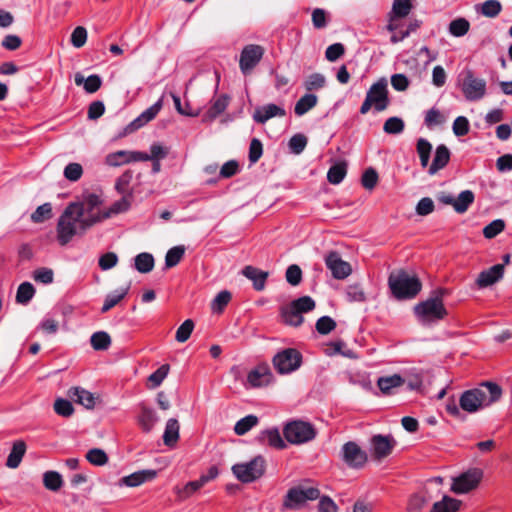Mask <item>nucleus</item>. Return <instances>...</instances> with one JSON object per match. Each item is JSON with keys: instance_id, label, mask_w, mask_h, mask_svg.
<instances>
[{"instance_id": "obj_1", "label": "nucleus", "mask_w": 512, "mask_h": 512, "mask_svg": "<svg viewBox=\"0 0 512 512\" xmlns=\"http://www.w3.org/2000/svg\"><path fill=\"white\" fill-rule=\"evenodd\" d=\"M502 395L501 387L493 382H483L478 387L466 390L459 399L462 410L476 413L497 402Z\"/></svg>"}, {"instance_id": "obj_2", "label": "nucleus", "mask_w": 512, "mask_h": 512, "mask_svg": "<svg viewBox=\"0 0 512 512\" xmlns=\"http://www.w3.org/2000/svg\"><path fill=\"white\" fill-rule=\"evenodd\" d=\"M389 288L398 300L415 298L422 289V283L416 275L400 270L391 273L388 278Z\"/></svg>"}, {"instance_id": "obj_3", "label": "nucleus", "mask_w": 512, "mask_h": 512, "mask_svg": "<svg viewBox=\"0 0 512 512\" xmlns=\"http://www.w3.org/2000/svg\"><path fill=\"white\" fill-rule=\"evenodd\" d=\"M69 206L79 214L83 228H90L109 218V214L101 208V197L96 194H89L81 203H71Z\"/></svg>"}, {"instance_id": "obj_4", "label": "nucleus", "mask_w": 512, "mask_h": 512, "mask_svg": "<svg viewBox=\"0 0 512 512\" xmlns=\"http://www.w3.org/2000/svg\"><path fill=\"white\" fill-rule=\"evenodd\" d=\"M73 209L68 205L58 219L57 240L61 246L67 245L75 235L83 234L88 229L82 227V220Z\"/></svg>"}, {"instance_id": "obj_5", "label": "nucleus", "mask_w": 512, "mask_h": 512, "mask_svg": "<svg viewBox=\"0 0 512 512\" xmlns=\"http://www.w3.org/2000/svg\"><path fill=\"white\" fill-rule=\"evenodd\" d=\"M456 85L467 101H479L486 95V80L477 77L470 69H464L458 74Z\"/></svg>"}, {"instance_id": "obj_6", "label": "nucleus", "mask_w": 512, "mask_h": 512, "mask_svg": "<svg viewBox=\"0 0 512 512\" xmlns=\"http://www.w3.org/2000/svg\"><path fill=\"white\" fill-rule=\"evenodd\" d=\"M442 291L415 305L414 313L422 324H430L442 320L447 315V310L442 301Z\"/></svg>"}, {"instance_id": "obj_7", "label": "nucleus", "mask_w": 512, "mask_h": 512, "mask_svg": "<svg viewBox=\"0 0 512 512\" xmlns=\"http://www.w3.org/2000/svg\"><path fill=\"white\" fill-rule=\"evenodd\" d=\"M388 83L386 78H380L377 82L371 85L366 93L364 102L360 107V113L366 114L374 107L375 111H384L389 105L388 98Z\"/></svg>"}, {"instance_id": "obj_8", "label": "nucleus", "mask_w": 512, "mask_h": 512, "mask_svg": "<svg viewBox=\"0 0 512 512\" xmlns=\"http://www.w3.org/2000/svg\"><path fill=\"white\" fill-rule=\"evenodd\" d=\"M266 461L263 456L258 455L249 462L237 463L232 466L234 476L242 483H251L265 473Z\"/></svg>"}, {"instance_id": "obj_9", "label": "nucleus", "mask_w": 512, "mask_h": 512, "mask_svg": "<svg viewBox=\"0 0 512 512\" xmlns=\"http://www.w3.org/2000/svg\"><path fill=\"white\" fill-rule=\"evenodd\" d=\"M283 434L289 443L303 444L313 440L316 436V431L310 423L296 420L285 425Z\"/></svg>"}, {"instance_id": "obj_10", "label": "nucleus", "mask_w": 512, "mask_h": 512, "mask_svg": "<svg viewBox=\"0 0 512 512\" xmlns=\"http://www.w3.org/2000/svg\"><path fill=\"white\" fill-rule=\"evenodd\" d=\"M320 496V491L315 487L298 486L288 490L284 501L283 508L289 510H297L301 508L307 501L316 500Z\"/></svg>"}, {"instance_id": "obj_11", "label": "nucleus", "mask_w": 512, "mask_h": 512, "mask_svg": "<svg viewBox=\"0 0 512 512\" xmlns=\"http://www.w3.org/2000/svg\"><path fill=\"white\" fill-rule=\"evenodd\" d=\"M272 362L279 374H289L299 369L302 364V355L294 348H286L279 351Z\"/></svg>"}, {"instance_id": "obj_12", "label": "nucleus", "mask_w": 512, "mask_h": 512, "mask_svg": "<svg viewBox=\"0 0 512 512\" xmlns=\"http://www.w3.org/2000/svg\"><path fill=\"white\" fill-rule=\"evenodd\" d=\"M483 477V471L479 468H472L453 478L451 490L456 494H464L475 489Z\"/></svg>"}, {"instance_id": "obj_13", "label": "nucleus", "mask_w": 512, "mask_h": 512, "mask_svg": "<svg viewBox=\"0 0 512 512\" xmlns=\"http://www.w3.org/2000/svg\"><path fill=\"white\" fill-rule=\"evenodd\" d=\"M341 457L344 463L352 469H361L366 464L367 453L352 441L345 443L341 448Z\"/></svg>"}, {"instance_id": "obj_14", "label": "nucleus", "mask_w": 512, "mask_h": 512, "mask_svg": "<svg viewBox=\"0 0 512 512\" xmlns=\"http://www.w3.org/2000/svg\"><path fill=\"white\" fill-rule=\"evenodd\" d=\"M264 55V49L260 45L250 44L243 48L239 67L244 75H248L258 65Z\"/></svg>"}, {"instance_id": "obj_15", "label": "nucleus", "mask_w": 512, "mask_h": 512, "mask_svg": "<svg viewBox=\"0 0 512 512\" xmlns=\"http://www.w3.org/2000/svg\"><path fill=\"white\" fill-rule=\"evenodd\" d=\"M396 444L392 435H374L370 440L371 454L375 459L382 460L392 453Z\"/></svg>"}, {"instance_id": "obj_16", "label": "nucleus", "mask_w": 512, "mask_h": 512, "mask_svg": "<svg viewBox=\"0 0 512 512\" xmlns=\"http://www.w3.org/2000/svg\"><path fill=\"white\" fill-rule=\"evenodd\" d=\"M219 474V470L216 466H211L206 474L200 476L195 481L188 482L182 489L177 490V494L181 499L190 497L194 492L201 489L208 482L214 480Z\"/></svg>"}, {"instance_id": "obj_17", "label": "nucleus", "mask_w": 512, "mask_h": 512, "mask_svg": "<svg viewBox=\"0 0 512 512\" xmlns=\"http://www.w3.org/2000/svg\"><path fill=\"white\" fill-rule=\"evenodd\" d=\"M325 264L331 271L333 277L336 279H345L352 272L351 265L348 262L342 260L340 255L334 251L330 252L325 257Z\"/></svg>"}, {"instance_id": "obj_18", "label": "nucleus", "mask_w": 512, "mask_h": 512, "mask_svg": "<svg viewBox=\"0 0 512 512\" xmlns=\"http://www.w3.org/2000/svg\"><path fill=\"white\" fill-rule=\"evenodd\" d=\"M273 375L266 365H259L252 369L247 375V384L250 387H263L272 382Z\"/></svg>"}, {"instance_id": "obj_19", "label": "nucleus", "mask_w": 512, "mask_h": 512, "mask_svg": "<svg viewBox=\"0 0 512 512\" xmlns=\"http://www.w3.org/2000/svg\"><path fill=\"white\" fill-rule=\"evenodd\" d=\"M285 115L286 111L283 107L270 103L257 107L253 113V120L264 124L273 117H284Z\"/></svg>"}, {"instance_id": "obj_20", "label": "nucleus", "mask_w": 512, "mask_h": 512, "mask_svg": "<svg viewBox=\"0 0 512 512\" xmlns=\"http://www.w3.org/2000/svg\"><path fill=\"white\" fill-rule=\"evenodd\" d=\"M504 275V265L496 264L487 270L482 271L476 280L479 288H486L502 279Z\"/></svg>"}, {"instance_id": "obj_21", "label": "nucleus", "mask_w": 512, "mask_h": 512, "mask_svg": "<svg viewBox=\"0 0 512 512\" xmlns=\"http://www.w3.org/2000/svg\"><path fill=\"white\" fill-rule=\"evenodd\" d=\"M163 106L162 98L159 99L155 104L144 110L137 118H135L129 125L130 131H135L145 126L147 123L152 121L160 112Z\"/></svg>"}, {"instance_id": "obj_22", "label": "nucleus", "mask_w": 512, "mask_h": 512, "mask_svg": "<svg viewBox=\"0 0 512 512\" xmlns=\"http://www.w3.org/2000/svg\"><path fill=\"white\" fill-rule=\"evenodd\" d=\"M157 471L153 469H145L136 471L128 476L121 478L120 484L128 487H137L145 482L155 479Z\"/></svg>"}, {"instance_id": "obj_23", "label": "nucleus", "mask_w": 512, "mask_h": 512, "mask_svg": "<svg viewBox=\"0 0 512 512\" xmlns=\"http://www.w3.org/2000/svg\"><path fill=\"white\" fill-rule=\"evenodd\" d=\"M256 440L260 444L269 445L275 449H284L286 447V444L277 428H270L261 431L256 437Z\"/></svg>"}, {"instance_id": "obj_24", "label": "nucleus", "mask_w": 512, "mask_h": 512, "mask_svg": "<svg viewBox=\"0 0 512 512\" xmlns=\"http://www.w3.org/2000/svg\"><path fill=\"white\" fill-rule=\"evenodd\" d=\"M242 274L253 282V287L257 291H262L265 288L269 273L260 270L254 266H245L242 270Z\"/></svg>"}, {"instance_id": "obj_25", "label": "nucleus", "mask_w": 512, "mask_h": 512, "mask_svg": "<svg viewBox=\"0 0 512 512\" xmlns=\"http://www.w3.org/2000/svg\"><path fill=\"white\" fill-rule=\"evenodd\" d=\"M449 160V149L444 144L437 146L432 164L428 168V173L430 175L436 174L439 170L443 169L448 164Z\"/></svg>"}, {"instance_id": "obj_26", "label": "nucleus", "mask_w": 512, "mask_h": 512, "mask_svg": "<svg viewBox=\"0 0 512 512\" xmlns=\"http://www.w3.org/2000/svg\"><path fill=\"white\" fill-rule=\"evenodd\" d=\"M158 417L152 408L144 404L140 405V413L138 415V424L144 432H150L157 423Z\"/></svg>"}, {"instance_id": "obj_27", "label": "nucleus", "mask_w": 512, "mask_h": 512, "mask_svg": "<svg viewBox=\"0 0 512 512\" xmlns=\"http://www.w3.org/2000/svg\"><path fill=\"white\" fill-rule=\"evenodd\" d=\"M74 81L77 86H83L84 90L89 94L98 91L102 85V79L97 74L85 78L81 73H76Z\"/></svg>"}, {"instance_id": "obj_28", "label": "nucleus", "mask_w": 512, "mask_h": 512, "mask_svg": "<svg viewBox=\"0 0 512 512\" xmlns=\"http://www.w3.org/2000/svg\"><path fill=\"white\" fill-rule=\"evenodd\" d=\"M230 97L226 94H222L212 100L211 106L204 114V120H214L220 114H222L228 107Z\"/></svg>"}, {"instance_id": "obj_29", "label": "nucleus", "mask_w": 512, "mask_h": 512, "mask_svg": "<svg viewBox=\"0 0 512 512\" xmlns=\"http://www.w3.org/2000/svg\"><path fill=\"white\" fill-rule=\"evenodd\" d=\"M405 382V378H403L401 375L393 374L390 376L380 377L377 380V386L383 394L389 395L392 393L394 388L402 386Z\"/></svg>"}, {"instance_id": "obj_30", "label": "nucleus", "mask_w": 512, "mask_h": 512, "mask_svg": "<svg viewBox=\"0 0 512 512\" xmlns=\"http://www.w3.org/2000/svg\"><path fill=\"white\" fill-rule=\"evenodd\" d=\"M26 452V444L22 440H17L13 443L12 449L7 457L6 466L11 469L17 468Z\"/></svg>"}, {"instance_id": "obj_31", "label": "nucleus", "mask_w": 512, "mask_h": 512, "mask_svg": "<svg viewBox=\"0 0 512 512\" xmlns=\"http://www.w3.org/2000/svg\"><path fill=\"white\" fill-rule=\"evenodd\" d=\"M69 395L74 398V400L83 405L87 409H93L95 406V397L94 395L82 388L75 387L70 389Z\"/></svg>"}, {"instance_id": "obj_32", "label": "nucleus", "mask_w": 512, "mask_h": 512, "mask_svg": "<svg viewBox=\"0 0 512 512\" xmlns=\"http://www.w3.org/2000/svg\"><path fill=\"white\" fill-rule=\"evenodd\" d=\"M317 102L318 97L315 94L307 93L296 102L294 112L297 116H303L313 109L317 105Z\"/></svg>"}, {"instance_id": "obj_33", "label": "nucleus", "mask_w": 512, "mask_h": 512, "mask_svg": "<svg viewBox=\"0 0 512 512\" xmlns=\"http://www.w3.org/2000/svg\"><path fill=\"white\" fill-rule=\"evenodd\" d=\"M475 200V195L471 190H464L457 197L453 209L459 214L465 213Z\"/></svg>"}, {"instance_id": "obj_34", "label": "nucleus", "mask_w": 512, "mask_h": 512, "mask_svg": "<svg viewBox=\"0 0 512 512\" xmlns=\"http://www.w3.org/2000/svg\"><path fill=\"white\" fill-rule=\"evenodd\" d=\"M179 439V423L177 419L171 418L167 421L163 434L164 444L173 446Z\"/></svg>"}, {"instance_id": "obj_35", "label": "nucleus", "mask_w": 512, "mask_h": 512, "mask_svg": "<svg viewBox=\"0 0 512 512\" xmlns=\"http://www.w3.org/2000/svg\"><path fill=\"white\" fill-rule=\"evenodd\" d=\"M129 287H124L109 293L104 300L103 306L101 308L102 313H106L115 307L125 296L128 294Z\"/></svg>"}, {"instance_id": "obj_36", "label": "nucleus", "mask_w": 512, "mask_h": 512, "mask_svg": "<svg viewBox=\"0 0 512 512\" xmlns=\"http://www.w3.org/2000/svg\"><path fill=\"white\" fill-rule=\"evenodd\" d=\"M259 423V419L255 415H247L238 420L234 426V432L238 436H243L249 432L252 428L256 427Z\"/></svg>"}, {"instance_id": "obj_37", "label": "nucleus", "mask_w": 512, "mask_h": 512, "mask_svg": "<svg viewBox=\"0 0 512 512\" xmlns=\"http://www.w3.org/2000/svg\"><path fill=\"white\" fill-rule=\"evenodd\" d=\"M90 343L94 350L105 351L111 345V337L104 331L95 332L90 338Z\"/></svg>"}, {"instance_id": "obj_38", "label": "nucleus", "mask_w": 512, "mask_h": 512, "mask_svg": "<svg viewBox=\"0 0 512 512\" xmlns=\"http://www.w3.org/2000/svg\"><path fill=\"white\" fill-rule=\"evenodd\" d=\"M459 506V500L444 496L442 501L434 503L430 512H456Z\"/></svg>"}, {"instance_id": "obj_39", "label": "nucleus", "mask_w": 512, "mask_h": 512, "mask_svg": "<svg viewBox=\"0 0 512 512\" xmlns=\"http://www.w3.org/2000/svg\"><path fill=\"white\" fill-rule=\"evenodd\" d=\"M470 23L467 19L459 17L450 22L448 31L454 37H462L468 33Z\"/></svg>"}, {"instance_id": "obj_40", "label": "nucleus", "mask_w": 512, "mask_h": 512, "mask_svg": "<svg viewBox=\"0 0 512 512\" xmlns=\"http://www.w3.org/2000/svg\"><path fill=\"white\" fill-rule=\"evenodd\" d=\"M347 172V166L344 162L332 165L327 173V179L331 184H339L344 179Z\"/></svg>"}, {"instance_id": "obj_41", "label": "nucleus", "mask_w": 512, "mask_h": 512, "mask_svg": "<svg viewBox=\"0 0 512 512\" xmlns=\"http://www.w3.org/2000/svg\"><path fill=\"white\" fill-rule=\"evenodd\" d=\"M43 484L50 491H58L63 486L62 476L56 471H47L43 474Z\"/></svg>"}, {"instance_id": "obj_42", "label": "nucleus", "mask_w": 512, "mask_h": 512, "mask_svg": "<svg viewBox=\"0 0 512 512\" xmlns=\"http://www.w3.org/2000/svg\"><path fill=\"white\" fill-rule=\"evenodd\" d=\"M416 150L420 158L421 166L426 168L429 164L430 154L432 151L431 143L424 138H419L417 141Z\"/></svg>"}, {"instance_id": "obj_43", "label": "nucleus", "mask_w": 512, "mask_h": 512, "mask_svg": "<svg viewBox=\"0 0 512 512\" xmlns=\"http://www.w3.org/2000/svg\"><path fill=\"white\" fill-rule=\"evenodd\" d=\"M154 267V258L150 253H140L135 257V268L140 273H148Z\"/></svg>"}, {"instance_id": "obj_44", "label": "nucleus", "mask_w": 512, "mask_h": 512, "mask_svg": "<svg viewBox=\"0 0 512 512\" xmlns=\"http://www.w3.org/2000/svg\"><path fill=\"white\" fill-rule=\"evenodd\" d=\"M411 9V0H394L389 16L404 18L410 13Z\"/></svg>"}, {"instance_id": "obj_45", "label": "nucleus", "mask_w": 512, "mask_h": 512, "mask_svg": "<svg viewBox=\"0 0 512 512\" xmlns=\"http://www.w3.org/2000/svg\"><path fill=\"white\" fill-rule=\"evenodd\" d=\"M35 289L30 282H23L19 285L16 293V301L19 304H27L34 296Z\"/></svg>"}, {"instance_id": "obj_46", "label": "nucleus", "mask_w": 512, "mask_h": 512, "mask_svg": "<svg viewBox=\"0 0 512 512\" xmlns=\"http://www.w3.org/2000/svg\"><path fill=\"white\" fill-rule=\"evenodd\" d=\"M282 317L286 324L291 326H300L303 323L302 315L295 309L292 308L291 305L282 309Z\"/></svg>"}, {"instance_id": "obj_47", "label": "nucleus", "mask_w": 512, "mask_h": 512, "mask_svg": "<svg viewBox=\"0 0 512 512\" xmlns=\"http://www.w3.org/2000/svg\"><path fill=\"white\" fill-rule=\"evenodd\" d=\"M326 84V78L321 73L310 74L304 81V88L307 91L320 90Z\"/></svg>"}, {"instance_id": "obj_48", "label": "nucleus", "mask_w": 512, "mask_h": 512, "mask_svg": "<svg viewBox=\"0 0 512 512\" xmlns=\"http://www.w3.org/2000/svg\"><path fill=\"white\" fill-rule=\"evenodd\" d=\"M185 249L183 246H175L168 250L165 256V265L167 268L176 266L183 258Z\"/></svg>"}, {"instance_id": "obj_49", "label": "nucleus", "mask_w": 512, "mask_h": 512, "mask_svg": "<svg viewBox=\"0 0 512 512\" xmlns=\"http://www.w3.org/2000/svg\"><path fill=\"white\" fill-rule=\"evenodd\" d=\"M194 329V322L191 319L185 320L177 329L175 339L179 343L186 342Z\"/></svg>"}, {"instance_id": "obj_50", "label": "nucleus", "mask_w": 512, "mask_h": 512, "mask_svg": "<svg viewBox=\"0 0 512 512\" xmlns=\"http://www.w3.org/2000/svg\"><path fill=\"white\" fill-rule=\"evenodd\" d=\"M290 305L302 315L315 308V301L310 296H303L292 301Z\"/></svg>"}, {"instance_id": "obj_51", "label": "nucleus", "mask_w": 512, "mask_h": 512, "mask_svg": "<svg viewBox=\"0 0 512 512\" xmlns=\"http://www.w3.org/2000/svg\"><path fill=\"white\" fill-rule=\"evenodd\" d=\"M52 217V206L50 203H44L37 207L32 213L31 220L34 223H41Z\"/></svg>"}, {"instance_id": "obj_52", "label": "nucleus", "mask_w": 512, "mask_h": 512, "mask_svg": "<svg viewBox=\"0 0 512 512\" xmlns=\"http://www.w3.org/2000/svg\"><path fill=\"white\" fill-rule=\"evenodd\" d=\"M105 163L111 167H118L124 164H128V156L126 150H119L113 153H109L105 157Z\"/></svg>"}, {"instance_id": "obj_53", "label": "nucleus", "mask_w": 512, "mask_h": 512, "mask_svg": "<svg viewBox=\"0 0 512 512\" xmlns=\"http://www.w3.org/2000/svg\"><path fill=\"white\" fill-rule=\"evenodd\" d=\"M501 3L498 0H487L481 4L480 12L486 17H496L501 11Z\"/></svg>"}, {"instance_id": "obj_54", "label": "nucleus", "mask_w": 512, "mask_h": 512, "mask_svg": "<svg viewBox=\"0 0 512 512\" xmlns=\"http://www.w3.org/2000/svg\"><path fill=\"white\" fill-rule=\"evenodd\" d=\"M505 229V222L502 219L493 220L483 229V235L487 239H492Z\"/></svg>"}, {"instance_id": "obj_55", "label": "nucleus", "mask_w": 512, "mask_h": 512, "mask_svg": "<svg viewBox=\"0 0 512 512\" xmlns=\"http://www.w3.org/2000/svg\"><path fill=\"white\" fill-rule=\"evenodd\" d=\"M63 175L67 180H69L71 182H76L82 177L83 168H82L81 164H79V163H76V162L69 163L64 168Z\"/></svg>"}, {"instance_id": "obj_56", "label": "nucleus", "mask_w": 512, "mask_h": 512, "mask_svg": "<svg viewBox=\"0 0 512 512\" xmlns=\"http://www.w3.org/2000/svg\"><path fill=\"white\" fill-rule=\"evenodd\" d=\"M86 459L96 466H102L108 462L107 454L99 448L90 449L86 454Z\"/></svg>"}, {"instance_id": "obj_57", "label": "nucleus", "mask_w": 512, "mask_h": 512, "mask_svg": "<svg viewBox=\"0 0 512 512\" xmlns=\"http://www.w3.org/2000/svg\"><path fill=\"white\" fill-rule=\"evenodd\" d=\"M383 130L387 134H399L404 130V122L399 117H390L385 121Z\"/></svg>"}, {"instance_id": "obj_58", "label": "nucleus", "mask_w": 512, "mask_h": 512, "mask_svg": "<svg viewBox=\"0 0 512 512\" xmlns=\"http://www.w3.org/2000/svg\"><path fill=\"white\" fill-rule=\"evenodd\" d=\"M231 300V293L229 291L219 292L211 303V309L213 312H221L224 307Z\"/></svg>"}, {"instance_id": "obj_59", "label": "nucleus", "mask_w": 512, "mask_h": 512, "mask_svg": "<svg viewBox=\"0 0 512 512\" xmlns=\"http://www.w3.org/2000/svg\"><path fill=\"white\" fill-rule=\"evenodd\" d=\"M425 125L429 128L441 125L445 122V117L436 108H431L425 115Z\"/></svg>"}, {"instance_id": "obj_60", "label": "nucleus", "mask_w": 512, "mask_h": 512, "mask_svg": "<svg viewBox=\"0 0 512 512\" xmlns=\"http://www.w3.org/2000/svg\"><path fill=\"white\" fill-rule=\"evenodd\" d=\"M54 411L62 417H70L74 412V408L70 401L59 398L54 403Z\"/></svg>"}, {"instance_id": "obj_61", "label": "nucleus", "mask_w": 512, "mask_h": 512, "mask_svg": "<svg viewBox=\"0 0 512 512\" xmlns=\"http://www.w3.org/2000/svg\"><path fill=\"white\" fill-rule=\"evenodd\" d=\"M336 327V322L329 316H322L316 322V330L322 335H327Z\"/></svg>"}, {"instance_id": "obj_62", "label": "nucleus", "mask_w": 512, "mask_h": 512, "mask_svg": "<svg viewBox=\"0 0 512 512\" xmlns=\"http://www.w3.org/2000/svg\"><path fill=\"white\" fill-rule=\"evenodd\" d=\"M345 53V47L342 43H334L327 47L325 57L330 62H335Z\"/></svg>"}, {"instance_id": "obj_63", "label": "nucleus", "mask_w": 512, "mask_h": 512, "mask_svg": "<svg viewBox=\"0 0 512 512\" xmlns=\"http://www.w3.org/2000/svg\"><path fill=\"white\" fill-rule=\"evenodd\" d=\"M285 277L290 285L297 286L302 280V271L298 265H290L286 270Z\"/></svg>"}, {"instance_id": "obj_64", "label": "nucleus", "mask_w": 512, "mask_h": 512, "mask_svg": "<svg viewBox=\"0 0 512 512\" xmlns=\"http://www.w3.org/2000/svg\"><path fill=\"white\" fill-rule=\"evenodd\" d=\"M427 502L428 500L424 495L415 494L410 498L407 510L408 512H421Z\"/></svg>"}]
</instances>
